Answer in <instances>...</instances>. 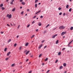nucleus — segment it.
Here are the masks:
<instances>
[{
	"mask_svg": "<svg viewBox=\"0 0 73 73\" xmlns=\"http://www.w3.org/2000/svg\"><path fill=\"white\" fill-rule=\"evenodd\" d=\"M65 28V27L64 26H61L59 27V29H64Z\"/></svg>",
	"mask_w": 73,
	"mask_h": 73,
	"instance_id": "obj_1",
	"label": "nucleus"
},
{
	"mask_svg": "<svg viewBox=\"0 0 73 73\" xmlns=\"http://www.w3.org/2000/svg\"><path fill=\"white\" fill-rule=\"evenodd\" d=\"M7 17H8L9 19H11V18H12V15L10 14L9 15V14H8Z\"/></svg>",
	"mask_w": 73,
	"mask_h": 73,
	"instance_id": "obj_2",
	"label": "nucleus"
},
{
	"mask_svg": "<svg viewBox=\"0 0 73 73\" xmlns=\"http://www.w3.org/2000/svg\"><path fill=\"white\" fill-rule=\"evenodd\" d=\"M56 36H57V34L55 35H52V38H55V37H56Z\"/></svg>",
	"mask_w": 73,
	"mask_h": 73,
	"instance_id": "obj_3",
	"label": "nucleus"
},
{
	"mask_svg": "<svg viewBox=\"0 0 73 73\" xmlns=\"http://www.w3.org/2000/svg\"><path fill=\"white\" fill-rule=\"evenodd\" d=\"M66 33V32H63L61 34V36H63V35H65V34Z\"/></svg>",
	"mask_w": 73,
	"mask_h": 73,
	"instance_id": "obj_4",
	"label": "nucleus"
},
{
	"mask_svg": "<svg viewBox=\"0 0 73 73\" xmlns=\"http://www.w3.org/2000/svg\"><path fill=\"white\" fill-rule=\"evenodd\" d=\"M42 44H41L38 47V49H40V48H41V47H42Z\"/></svg>",
	"mask_w": 73,
	"mask_h": 73,
	"instance_id": "obj_5",
	"label": "nucleus"
},
{
	"mask_svg": "<svg viewBox=\"0 0 73 73\" xmlns=\"http://www.w3.org/2000/svg\"><path fill=\"white\" fill-rule=\"evenodd\" d=\"M28 44H29V43L27 42L25 44V46H28Z\"/></svg>",
	"mask_w": 73,
	"mask_h": 73,
	"instance_id": "obj_6",
	"label": "nucleus"
},
{
	"mask_svg": "<svg viewBox=\"0 0 73 73\" xmlns=\"http://www.w3.org/2000/svg\"><path fill=\"white\" fill-rule=\"evenodd\" d=\"M73 40H72L69 43V44H68V46H69V45H70V43L72 42H73Z\"/></svg>",
	"mask_w": 73,
	"mask_h": 73,
	"instance_id": "obj_7",
	"label": "nucleus"
},
{
	"mask_svg": "<svg viewBox=\"0 0 73 73\" xmlns=\"http://www.w3.org/2000/svg\"><path fill=\"white\" fill-rule=\"evenodd\" d=\"M10 54H11V52H9L8 53H7V56H8Z\"/></svg>",
	"mask_w": 73,
	"mask_h": 73,
	"instance_id": "obj_8",
	"label": "nucleus"
},
{
	"mask_svg": "<svg viewBox=\"0 0 73 73\" xmlns=\"http://www.w3.org/2000/svg\"><path fill=\"white\" fill-rule=\"evenodd\" d=\"M38 25L39 26H41V23L40 22H39L38 24Z\"/></svg>",
	"mask_w": 73,
	"mask_h": 73,
	"instance_id": "obj_9",
	"label": "nucleus"
},
{
	"mask_svg": "<svg viewBox=\"0 0 73 73\" xmlns=\"http://www.w3.org/2000/svg\"><path fill=\"white\" fill-rule=\"evenodd\" d=\"M29 53V51H28L26 52V55H27V54H28Z\"/></svg>",
	"mask_w": 73,
	"mask_h": 73,
	"instance_id": "obj_10",
	"label": "nucleus"
},
{
	"mask_svg": "<svg viewBox=\"0 0 73 73\" xmlns=\"http://www.w3.org/2000/svg\"><path fill=\"white\" fill-rule=\"evenodd\" d=\"M41 12V11H38L36 13H35V14H36H36H37L38 13H39V12Z\"/></svg>",
	"mask_w": 73,
	"mask_h": 73,
	"instance_id": "obj_11",
	"label": "nucleus"
},
{
	"mask_svg": "<svg viewBox=\"0 0 73 73\" xmlns=\"http://www.w3.org/2000/svg\"><path fill=\"white\" fill-rule=\"evenodd\" d=\"M61 52H59L58 53V54L59 56H60V55H61Z\"/></svg>",
	"mask_w": 73,
	"mask_h": 73,
	"instance_id": "obj_12",
	"label": "nucleus"
},
{
	"mask_svg": "<svg viewBox=\"0 0 73 73\" xmlns=\"http://www.w3.org/2000/svg\"><path fill=\"white\" fill-rule=\"evenodd\" d=\"M3 6V4L2 3L0 5V7H2Z\"/></svg>",
	"mask_w": 73,
	"mask_h": 73,
	"instance_id": "obj_13",
	"label": "nucleus"
},
{
	"mask_svg": "<svg viewBox=\"0 0 73 73\" xmlns=\"http://www.w3.org/2000/svg\"><path fill=\"white\" fill-rule=\"evenodd\" d=\"M38 0H35V3H37V2H38Z\"/></svg>",
	"mask_w": 73,
	"mask_h": 73,
	"instance_id": "obj_14",
	"label": "nucleus"
},
{
	"mask_svg": "<svg viewBox=\"0 0 73 73\" xmlns=\"http://www.w3.org/2000/svg\"><path fill=\"white\" fill-rule=\"evenodd\" d=\"M49 25H50L49 24H48L47 26L46 27V28H48V27H49Z\"/></svg>",
	"mask_w": 73,
	"mask_h": 73,
	"instance_id": "obj_15",
	"label": "nucleus"
},
{
	"mask_svg": "<svg viewBox=\"0 0 73 73\" xmlns=\"http://www.w3.org/2000/svg\"><path fill=\"white\" fill-rule=\"evenodd\" d=\"M68 8H69V5H68L66 6V8H67V9H68Z\"/></svg>",
	"mask_w": 73,
	"mask_h": 73,
	"instance_id": "obj_16",
	"label": "nucleus"
},
{
	"mask_svg": "<svg viewBox=\"0 0 73 73\" xmlns=\"http://www.w3.org/2000/svg\"><path fill=\"white\" fill-rule=\"evenodd\" d=\"M62 68H63V67L62 66H61L59 69H62Z\"/></svg>",
	"mask_w": 73,
	"mask_h": 73,
	"instance_id": "obj_17",
	"label": "nucleus"
},
{
	"mask_svg": "<svg viewBox=\"0 0 73 73\" xmlns=\"http://www.w3.org/2000/svg\"><path fill=\"white\" fill-rule=\"evenodd\" d=\"M63 66H66V63H64L63 64Z\"/></svg>",
	"mask_w": 73,
	"mask_h": 73,
	"instance_id": "obj_18",
	"label": "nucleus"
},
{
	"mask_svg": "<svg viewBox=\"0 0 73 73\" xmlns=\"http://www.w3.org/2000/svg\"><path fill=\"white\" fill-rule=\"evenodd\" d=\"M12 11L13 12H14V11H15V8H14L12 10Z\"/></svg>",
	"mask_w": 73,
	"mask_h": 73,
	"instance_id": "obj_19",
	"label": "nucleus"
},
{
	"mask_svg": "<svg viewBox=\"0 0 73 73\" xmlns=\"http://www.w3.org/2000/svg\"><path fill=\"white\" fill-rule=\"evenodd\" d=\"M11 41V39H9L8 41V43L9 42H10Z\"/></svg>",
	"mask_w": 73,
	"mask_h": 73,
	"instance_id": "obj_20",
	"label": "nucleus"
},
{
	"mask_svg": "<svg viewBox=\"0 0 73 73\" xmlns=\"http://www.w3.org/2000/svg\"><path fill=\"white\" fill-rule=\"evenodd\" d=\"M70 30H73V27H71L70 28Z\"/></svg>",
	"mask_w": 73,
	"mask_h": 73,
	"instance_id": "obj_21",
	"label": "nucleus"
},
{
	"mask_svg": "<svg viewBox=\"0 0 73 73\" xmlns=\"http://www.w3.org/2000/svg\"><path fill=\"white\" fill-rule=\"evenodd\" d=\"M48 58H46V59H45V61H47L48 60Z\"/></svg>",
	"mask_w": 73,
	"mask_h": 73,
	"instance_id": "obj_22",
	"label": "nucleus"
},
{
	"mask_svg": "<svg viewBox=\"0 0 73 73\" xmlns=\"http://www.w3.org/2000/svg\"><path fill=\"white\" fill-rule=\"evenodd\" d=\"M34 36H35V35H33L31 36V38H32L33 37H34Z\"/></svg>",
	"mask_w": 73,
	"mask_h": 73,
	"instance_id": "obj_23",
	"label": "nucleus"
},
{
	"mask_svg": "<svg viewBox=\"0 0 73 73\" xmlns=\"http://www.w3.org/2000/svg\"><path fill=\"white\" fill-rule=\"evenodd\" d=\"M7 48H5V49H4V51L5 52H6V51H7Z\"/></svg>",
	"mask_w": 73,
	"mask_h": 73,
	"instance_id": "obj_24",
	"label": "nucleus"
},
{
	"mask_svg": "<svg viewBox=\"0 0 73 73\" xmlns=\"http://www.w3.org/2000/svg\"><path fill=\"white\" fill-rule=\"evenodd\" d=\"M21 4H23V5H25V3L23 2L21 3Z\"/></svg>",
	"mask_w": 73,
	"mask_h": 73,
	"instance_id": "obj_25",
	"label": "nucleus"
},
{
	"mask_svg": "<svg viewBox=\"0 0 73 73\" xmlns=\"http://www.w3.org/2000/svg\"><path fill=\"white\" fill-rule=\"evenodd\" d=\"M58 40H57L56 42V44H58Z\"/></svg>",
	"mask_w": 73,
	"mask_h": 73,
	"instance_id": "obj_26",
	"label": "nucleus"
},
{
	"mask_svg": "<svg viewBox=\"0 0 73 73\" xmlns=\"http://www.w3.org/2000/svg\"><path fill=\"white\" fill-rule=\"evenodd\" d=\"M46 33V31H44V32L43 33L44 34H45V33Z\"/></svg>",
	"mask_w": 73,
	"mask_h": 73,
	"instance_id": "obj_27",
	"label": "nucleus"
},
{
	"mask_svg": "<svg viewBox=\"0 0 73 73\" xmlns=\"http://www.w3.org/2000/svg\"><path fill=\"white\" fill-rule=\"evenodd\" d=\"M35 21H33V22L32 23V24H33L34 23H35Z\"/></svg>",
	"mask_w": 73,
	"mask_h": 73,
	"instance_id": "obj_28",
	"label": "nucleus"
},
{
	"mask_svg": "<svg viewBox=\"0 0 73 73\" xmlns=\"http://www.w3.org/2000/svg\"><path fill=\"white\" fill-rule=\"evenodd\" d=\"M35 7L36 8H37V4H35Z\"/></svg>",
	"mask_w": 73,
	"mask_h": 73,
	"instance_id": "obj_29",
	"label": "nucleus"
},
{
	"mask_svg": "<svg viewBox=\"0 0 73 73\" xmlns=\"http://www.w3.org/2000/svg\"><path fill=\"white\" fill-rule=\"evenodd\" d=\"M2 10H4V9H5V8H4V7H2Z\"/></svg>",
	"mask_w": 73,
	"mask_h": 73,
	"instance_id": "obj_30",
	"label": "nucleus"
},
{
	"mask_svg": "<svg viewBox=\"0 0 73 73\" xmlns=\"http://www.w3.org/2000/svg\"><path fill=\"white\" fill-rule=\"evenodd\" d=\"M41 56H42V54H40L39 56V57H40Z\"/></svg>",
	"mask_w": 73,
	"mask_h": 73,
	"instance_id": "obj_31",
	"label": "nucleus"
},
{
	"mask_svg": "<svg viewBox=\"0 0 73 73\" xmlns=\"http://www.w3.org/2000/svg\"><path fill=\"white\" fill-rule=\"evenodd\" d=\"M72 10V8H70L69 9V12H71V10Z\"/></svg>",
	"mask_w": 73,
	"mask_h": 73,
	"instance_id": "obj_32",
	"label": "nucleus"
},
{
	"mask_svg": "<svg viewBox=\"0 0 73 73\" xmlns=\"http://www.w3.org/2000/svg\"><path fill=\"white\" fill-rule=\"evenodd\" d=\"M21 15H23L24 14V11H23L21 13Z\"/></svg>",
	"mask_w": 73,
	"mask_h": 73,
	"instance_id": "obj_33",
	"label": "nucleus"
},
{
	"mask_svg": "<svg viewBox=\"0 0 73 73\" xmlns=\"http://www.w3.org/2000/svg\"><path fill=\"white\" fill-rule=\"evenodd\" d=\"M49 71H50V70H48L46 72V73H49Z\"/></svg>",
	"mask_w": 73,
	"mask_h": 73,
	"instance_id": "obj_34",
	"label": "nucleus"
},
{
	"mask_svg": "<svg viewBox=\"0 0 73 73\" xmlns=\"http://www.w3.org/2000/svg\"><path fill=\"white\" fill-rule=\"evenodd\" d=\"M62 9V8L61 7H59L58 8V10H61V9Z\"/></svg>",
	"mask_w": 73,
	"mask_h": 73,
	"instance_id": "obj_35",
	"label": "nucleus"
},
{
	"mask_svg": "<svg viewBox=\"0 0 73 73\" xmlns=\"http://www.w3.org/2000/svg\"><path fill=\"white\" fill-rule=\"evenodd\" d=\"M58 62V60H56V61L55 62V63H57Z\"/></svg>",
	"mask_w": 73,
	"mask_h": 73,
	"instance_id": "obj_36",
	"label": "nucleus"
},
{
	"mask_svg": "<svg viewBox=\"0 0 73 73\" xmlns=\"http://www.w3.org/2000/svg\"><path fill=\"white\" fill-rule=\"evenodd\" d=\"M12 66H15V64H13L11 65Z\"/></svg>",
	"mask_w": 73,
	"mask_h": 73,
	"instance_id": "obj_37",
	"label": "nucleus"
},
{
	"mask_svg": "<svg viewBox=\"0 0 73 73\" xmlns=\"http://www.w3.org/2000/svg\"><path fill=\"white\" fill-rule=\"evenodd\" d=\"M21 47L20 46L19 47V50H21Z\"/></svg>",
	"mask_w": 73,
	"mask_h": 73,
	"instance_id": "obj_38",
	"label": "nucleus"
},
{
	"mask_svg": "<svg viewBox=\"0 0 73 73\" xmlns=\"http://www.w3.org/2000/svg\"><path fill=\"white\" fill-rule=\"evenodd\" d=\"M27 51L28 50H26L24 52V53H26V52H27Z\"/></svg>",
	"mask_w": 73,
	"mask_h": 73,
	"instance_id": "obj_39",
	"label": "nucleus"
},
{
	"mask_svg": "<svg viewBox=\"0 0 73 73\" xmlns=\"http://www.w3.org/2000/svg\"><path fill=\"white\" fill-rule=\"evenodd\" d=\"M65 49V48H63L62 50V51L64 50Z\"/></svg>",
	"mask_w": 73,
	"mask_h": 73,
	"instance_id": "obj_40",
	"label": "nucleus"
},
{
	"mask_svg": "<svg viewBox=\"0 0 73 73\" xmlns=\"http://www.w3.org/2000/svg\"><path fill=\"white\" fill-rule=\"evenodd\" d=\"M10 57H9V58H6V59H5V60H8V59H9V58Z\"/></svg>",
	"mask_w": 73,
	"mask_h": 73,
	"instance_id": "obj_41",
	"label": "nucleus"
},
{
	"mask_svg": "<svg viewBox=\"0 0 73 73\" xmlns=\"http://www.w3.org/2000/svg\"><path fill=\"white\" fill-rule=\"evenodd\" d=\"M46 47H47V46H45L44 47V49H45V48H46Z\"/></svg>",
	"mask_w": 73,
	"mask_h": 73,
	"instance_id": "obj_42",
	"label": "nucleus"
},
{
	"mask_svg": "<svg viewBox=\"0 0 73 73\" xmlns=\"http://www.w3.org/2000/svg\"><path fill=\"white\" fill-rule=\"evenodd\" d=\"M59 15H62V13L61 12L59 14Z\"/></svg>",
	"mask_w": 73,
	"mask_h": 73,
	"instance_id": "obj_43",
	"label": "nucleus"
},
{
	"mask_svg": "<svg viewBox=\"0 0 73 73\" xmlns=\"http://www.w3.org/2000/svg\"><path fill=\"white\" fill-rule=\"evenodd\" d=\"M29 26H30V25H29L27 26V28H28V27H29Z\"/></svg>",
	"mask_w": 73,
	"mask_h": 73,
	"instance_id": "obj_44",
	"label": "nucleus"
},
{
	"mask_svg": "<svg viewBox=\"0 0 73 73\" xmlns=\"http://www.w3.org/2000/svg\"><path fill=\"white\" fill-rule=\"evenodd\" d=\"M44 41H45V40H42V41H41V42H42V43L44 42Z\"/></svg>",
	"mask_w": 73,
	"mask_h": 73,
	"instance_id": "obj_45",
	"label": "nucleus"
},
{
	"mask_svg": "<svg viewBox=\"0 0 73 73\" xmlns=\"http://www.w3.org/2000/svg\"><path fill=\"white\" fill-rule=\"evenodd\" d=\"M16 45H17L15 43V44H14V46H16Z\"/></svg>",
	"mask_w": 73,
	"mask_h": 73,
	"instance_id": "obj_46",
	"label": "nucleus"
},
{
	"mask_svg": "<svg viewBox=\"0 0 73 73\" xmlns=\"http://www.w3.org/2000/svg\"><path fill=\"white\" fill-rule=\"evenodd\" d=\"M36 16H35L33 18V19H35V18H36Z\"/></svg>",
	"mask_w": 73,
	"mask_h": 73,
	"instance_id": "obj_47",
	"label": "nucleus"
},
{
	"mask_svg": "<svg viewBox=\"0 0 73 73\" xmlns=\"http://www.w3.org/2000/svg\"><path fill=\"white\" fill-rule=\"evenodd\" d=\"M27 12H29V9H27Z\"/></svg>",
	"mask_w": 73,
	"mask_h": 73,
	"instance_id": "obj_48",
	"label": "nucleus"
},
{
	"mask_svg": "<svg viewBox=\"0 0 73 73\" xmlns=\"http://www.w3.org/2000/svg\"><path fill=\"white\" fill-rule=\"evenodd\" d=\"M1 34H3V33H4V32H1Z\"/></svg>",
	"mask_w": 73,
	"mask_h": 73,
	"instance_id": "obj_49",
	"label": "nucleus"
},
{
	"mask_svg": "<svg viewBox=\"0 0 73 73\" xmlns=\"http://www.w3.org/2000/svg\"><path fill=\"white\" fill-rule=\"evenodd\" d=\"M10 4H13V2H11Z\"/></svg>",
	"mask_w": 73,
	"mask_h": 73,
	"instance_id": "obj_50",
	"label": "nucleus"
},
{
	"mask_svg": "<svg viewBox=\"0 0 73 73\" xmlns=\"http://www.w3.org/2000/svg\"><path fill=\"white\" fill-rule=\"evenodd\" d=\"M32 73V71H30V72H29L28 73Z\"/></svg>",
	"mask_w": 73,
	"mask_h": 73,
	"instance_id": "obj_51",
	"label": "nucleus"
},
{
	"mask_svg": "<svg viewBox=\"0 0 73 73\" xmlns=\"http://www.w3.org/2000/svg\"><path fill=\"white\" fill-rule=\"evenodd\" d=\"M23 0H20V2H22L23 1Z\"/></svg>",
	"mask_w": 73,
	"mask_h": 73,
	"instance_id": "obj_52",
	"label": "nucleus"
},
{
	"mask_svg": "<svg viewBox=\"0 0 73 73\" xmlns=\"http://www.w3.org/2000/svg\"><path fill=\"white\" fill-rule=\"evenodd\" d=\"M63 16H65V13H64L63 14Z\"/></svg>",
	"mask_w": 73,
	"mask_h": 73,
	"instance_id": "obj_53",
	"label": "nucleus"
},
{
	"mask_svg": "<svg viewBox=\"0 0 73 73\" xmlns=\"http://www.w3.org/2000/svg\"><path fill=\"white\" fill-rule=\"evenodd\" d=\"M40 18H42V17H43V16H41L40 17Z\"/></svg>",
	"mask_w": 73,
	"mask_h": 73,
	"instance_id": "obj_54",
	"label": "nucleus"
},
{
	"mask_svg": "<svg viewBox=\"0 0 73 73\" xmlns=\"http://www.w3.org/2000/svg\"><path fill=\"white\" fill-rule=\"evenodd\" d=\"M28 60H29V59H27L26 61V62H27V61H28Z\"/></svg>",
	"mask_w": 73,
	"mask_h": 73,
	"instance_id": "obj_55",
	"label": "nucleus"
},
{
	"mask_svg": "<svg viewBox=\"0 0 73 73\" xmlns=\"http://www.w3.org/2000/svg\"><path fill=\"white\" fill-rule=\"evenodd\" d=\"M38 29H37L36 30V32H38Z\"/></svg>",
	"mask_w": 73,
	"mask_h": 73,
	"instance_id": "obj_56",
	"label": "nucleus"
},
{
	"mask_svg": "<svg viewBox=\"0 0 73 73\" xmlns=\"http://www.w3.org/2000/svg\"><path fill=\"white\" fill-rule=\"evenodd\" d=\"M14 1H15V0H13L11 2H12L13 3V2Z\"/></svg>",
	"mask_w": 73,
	"mask_h": 73,
	"instance_id": "obj_57",
	"label": "nucleus"
},
{
	"mask_svg": "<svg viewBox=\"0 0 73 73\" xmlns=\"http://www.w3.org/2000/svg\"><path fill=\"white\" fill-rule=\"evenodd\" d=\"M19 37V35L17 36V38H18Z\"/></svg>",
	"mask_w": 73,
	"mask_h": 73,
	"instance_id": "obj_58",
	"label": "nucleus"
},
{
	"mask_svg": "<svg viewBox=\"0 0 73 73\" xmlns=\"http://www.w3.org/2000/svg\"><path fill=\"white\" fill-rule=\"evenodd\" d=\"M20 25H19L18 27V28H19V27H20Z\"/></svg>",
	"mask_w": 73,
	"mask_h": 73,
	"instance_id": "obj_59",
	"label": "nucleus"
},
{
	"mask_svg": "<svg viewBox=\"0 0 73 73\" xmlns=\"http://www.w3.org/2000/svg\"><path fill=\"white\" fill-rule=\"evenodd\" d=\"M7 25L8 26H9H9H10V25H9L8 24H7Z\"/></svg>",
	"mask_w": 73,
	"mask_h": 73,
	"instance_id": "obj_60",
	"label": "nucleus"
},
{
	"mask_svg": "<svg viewBox=\"0 0 73 73\" xmlns=\"http://www.w3.org/2000/svg\"><path fill=\"white\" fill-rule=\"evenodd\" d=\"M67 53H69V50L67 51Z\"/></svg>",
	"mask_w": 73,
	"mask_h": 73,
	"instance_id": "obj_61",
	"label": "nucleus"
},
{
	"mask_svg": "<svg viewBox=\"0 0 73 73\" xmlns=\"http://www.w3.org/2000/svg\"><path fill=\"white\" fill-rule=\"evenodd\" d=\"M64 73H66V71H65V72H64Z\"/></svg>",
	"mask_w": 73,
	"mask_h": 73,
	"instance_id": "obj_62",
	"label": "nucleus"
},
{
	"mask_svg": "<svg viewBox=\"0 0 73 73\" xmlns=\"http://www.w3.org/2000/svg\"><path fill=\"white\" fill-rule=\"evenodd\" d=\"M22 8V7H20V9H21V8Z\"/></svg>",
	"mask_w": 73,
	"mask_h": 73,
	"instance_id": "obj_63",
	"label": "nucleus"
},
{
	"mask_svg": "<svg viewBox=\"0 0 73 73\" xmlns=\"http://www.w3.org/2000/svg\"><path fill=\"white\" fill-rule=\"evenodd\" d=\"M44 65V63H43L42 64V65Z\"/></svg>",
	"mask_w": 73,
	"mask_h": 73,
	"instance_id": "obj_64",
	"label": "nucleus"
}]
</instances>
